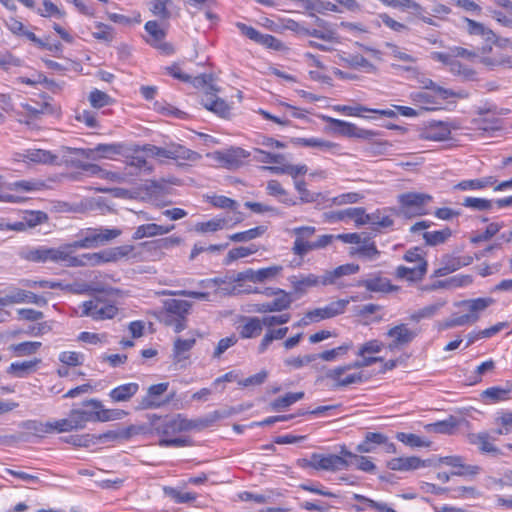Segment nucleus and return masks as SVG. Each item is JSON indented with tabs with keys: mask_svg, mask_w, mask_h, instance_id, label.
<instances>
[{
	"mask_svg": "<svg viewBox=\"0 0 512 512\" xmlns=\"http://www.w3.org/2000/svg\"><path fill=\"white\" fill-rule=\"evenodd\" d=\"M353 348L352 341L344 342L342 345L335 347L333 349L325 350L318 354V358L327 361L333 362L339 358L344 357L349 350Z\"/></svg>",
	"mask_w": 512,
	"mask_h": 512,
	"instance_id": "40",
	"label": "nucleus"
},
{
	"mask_svg": "<svg viewBox=\"0 0 512 512\" xmlns=\"http://www.w3.org/2000/svg\"><path fill=\"white\" fill-rule=\"evenodd\" d=\"M282 266H270L266 268H261L257 271L249 270L247 271V279L252 282H263L267 279H272L277 276L282 271Z\"/></svg>",
	"mask_w": 512,
	"mask_h": 512,
	"instance_id": "37",
	"label": "nucleus"
},
{
	"mask_svg": "<svg viewBox=\"0 0 512 512\" xmlns=\"http://www.w3.org/2000/svg\"><path fill=\"white\" fill-rule=\"evenodd\" d=\"M123 148L124 145L121 143L98 144L94 149L82 150V154L86 158L93 157L94 153H98L103 158H110L112 155L122 154Z\"/></svg>",
	"mask_w": 512,
	"mask_h": 512,
	"instance_id": "27",
	"label": "nucleus"
},
{
	"mask_svg": "<svg viewBox=\"0 0 512 512\" xmlns=\"http://www.w3.org/2000/svg\"><path fill=\"white\" fill-rule=\"evenodd\" d=\"M302 467H311L316 470H325V471H339L344 468H347L351 462H349L346 457L335 454H319L313 453L309 460L303 459Z\"/></svg>",
	"mask_w": 512,
	"mask_h": 512,
	"instance_id": "7",
	"label": "nucleus"
},
{
	"mask_svg": "<svg viewBox=\"0 0 512 512\" xmlns=\"http://www.w3.org/2000/svg\"><path fill=\"white\" fill-rule=\"evenodd\" d=\"M216 160L227 169H236L244 164L251 153L240 147H231L224 151L215 152Z\"/></svg>",
	"mask_w": 512,
	"mask_h": 512,
	"instance_id": "13",
	"label": "nucleus"
},
{
	"mask_svg": "<svg viewBox=\"0 0 512 512\" xmlns=\"http://www.w3.org/2000/svg\"><path fill=\"white\" fill-rule=\"evenodd\" d=\"M246 323L239 326V335L242 339H252L258 337L263 330L261 319L258 317L245 318Z\"/></svg>",
	"mask_w": 512,
	"mask_h": 512,
	"instance_id": "31",
	"label": "nucleus"
},
{
	"mask_svg": "<svg viewBox=\"0 0 512 512\" xmlns=\"http://www.w3.org/2000/svg\"><path fill=\"white\" fill-rule=\"evenodd\" d=\"M386 443V435L379 432H367L364 440L356 447L359 453H371L375 451L376 445Z\"/></svg>",
	"mask_w": 512,
	"mask_h": 512,
	"instance_id": "29",
	"label": "nucleus"
},
{
	"mask_svg": "<svg viewBox=\"0 0 512 512\" xmlns=\"http://www.w3.org/2000/svg\"><path fill=\"white\" fill-rule=\"evenodd\" d=\"M322 119L331 125L334 132L342 136L370 139L375 135L373 131L359 128L350 122L335 119L329 116H323Z\"/></svg>",
	"mask_w": 512,
	"mask_h": 512,
	"instance_id": "11",
	"label": "nucleus"
},
{
	"mask_svg": "<svg viewBox=\"0 0 512 512\" xmlns=\"http://www.w3.org/2000/svg\"><path fill=\"white\" fill-rule=\"evenodd\" d=\"M304 395L305 394L302 391L286 393L284 396L278 397L271 401L269 403V408L270 410L275 412L283 411L290 407L291 405H293L294 403H296L297 401L303 399Z\"/></svg>",
	"mask_w": 512,
	"mask_h": 512,
	"instance_id": "30",
	"label": "nucleus"
},
{
	"mask_svg": "<svg viewBox=\"0 0 512 512\" xmlns=\"http://www.w3.org/2000/svg\"><path fill=\"white\" fill-rule=\"evenodd\" d=\"M59 361L67 366H79L84 362V354L76 351H63L59 354Z\"/></svg>",
	"mask_w": 512,
	"mask_h": 512,
	"instance_id": "64",
	"label": "nucleus"
},
{
	"mask_svg": "<svg viewBox=\"0 0 512 512\" xmlns=\"http://www.w3.org/2000/svg\"><path fill=\"white\" fill-rule=\"evenodd\" d=\"M132 430V426L120 430H110L105 433L99 434L95 438L102 443L107 441H114L117 439H128L132 434Z\"/></svg>",
	"mask_w": 512,
	"mask_h": 512,
	"instance_id": "58",
	"label": "nucleus"
},
{
	"mask_svg": "<svg viewBox=\"0 0 512 512\" xmlns=\"http://www.w3.org/2000/svg\"><path fill=\"white\" fill-rule=\"evenodd\" d=\"M88 99L91 106L96 109L111 105L113 102V99L107 93L98 89L92 90Z\"/></svg>",
	"mask_w": 512,
	"mask_h": 512,
	"instance_id": "59",
	"label": "nucleus"
},
{
	"mask_svg": "<svg viewBox=\"0 0 512 512\" xmlns=\"http://www.w3.org/2000/svg\"><path fill=\"white\" fill-rule=\"evenodd\" d=\"M301 7L309 12V15L314 17V12L323 13L325 10L336 11V5L330 2H324L321 0H304Z\"/></svg>",
	"mask_w": 512,
	"mask_h": 512,
	"instance_id": "52",
	"label": "nucleus"
},
{
	"mask_svg": "<svg viewBox=\"0 0 512 512\" xmlns=\"http://www.w3.org/2000/svg\"><path fill=\"white\" fill-rule=\"evenodd\" d=\"M295 293L303 295L308 288L315 287L321 283V279L315 274L296 276L292 275L288 278Z\"/></svg>",
	"mask_w": 512,
	"mask_h": 512,
	"instance_id": "21",
	"label": "nucleus"
},
{
	"mask_svg": "<svg viewBox=\"0 0 512 512\" xmlns=\"http://www.w3.org/2000/svg\"><path fill=\"white\" fill-rule=\"evenodd\" d=\"M343 61L352 68H365L367 71L374 70V65L367 60L364 56L360 54L348 55L347 57H343Z\"/></svg>",
	"mask_w": 512,
	"mask_h": 512,
	"instance_id": "63",
	"label": "nucleus"
},
{
	"mask_svg": "<svg viewBox=\"0 0 512 512\" xmlns=\"http://www.w3.org/2000/svg\"><path fill=\"white\" fill-rule=\"evenodd\" d=\"M449 71L453 75L460 76L466 81L477 80V72L473 68L461 63L460 61H458L456 59L453 60L451 66L449 68Z\"/></svg>",
	"mask_w": 512,
	"mask_h": 512,
	"instance_id": "47",
	"label": "nucleus"
},
{
	"mask_svg": "<svg viewBox=\"0 0 512 512\" xmlns=\"http://www.w3.org/2000/svg\"><path fill=\"white\" fill-rule=\"evenodd\" d=\"M84 409H80L86 423L99 422V409L101 408V401L98 399L85 400L82 403Z\"/></svg>",
	"mask_w": 512,
	"mask_h": 512,
	"instance_id": "39",
	"label": "nucleus"
},
{
	"mask_svg": "<svg viewBox=\"0 0 512 512\" xmlns=\"http://www.w3.org/2000/svg\"><path fill=\"white\" fill-rule=\"evenodd\" d=\"M196 340L194 338L181 339L177 338L174 342L173 356L174 360L179 362L187 358L186 353L190 351L195 345Z\"/></svg>",
	"mask_w": 512,
	"mask_h": 512,
	"instance_id": "49",
	"label": "nucleus"
},
{
	"mask_svg": "<svg viewBox=\"0 0 512 512\" xmlns=\"http://www.w3.org/2000/svg\"><path fill=\"white\" fill-rule=\"evenodd\" d=\"M117 313L116 305L108 300L103 293L96 294L91 300L82 304L81 316L91 317L96 321L112 319Z\"/></svg>",
	"mask_w": 512,
	"mask_h": 512,
	"instance_id": "4",
	"label": "nucleus"
},
{
	"mask_svg": "<svg viewBox=\"0 0 512 512\" xmlns=\"http://www.w3.org/2000/svg\"><path fill=\"white\" fill-rule=\"evenodd\" d=\"M361 359L348 363L346 365L337 366L331 369H328L325 373L326 378H337L339 375H343L346 371L352 369H359L364 367H369L374 363L380 362L383 360L381 357L376 356H360Z\"/></svg>",
	"mask_w": 512,
	"mask_h": 512,
	"instance_id": "18",
	"label": "nucleus"
},
{
	"mask_svg": "<svg viewBox=\"0 0 512 512\" xmlns=\"http://www.w3.org/2000/svg\"><path fill=\"white\" fill-rule=\"evenodd\" d=\"M457 426L458 420L454 416H449L445 420L427 425L426 428L440 434H452Z\"/></svg>",
	"mask_w": 512,
	"mask_h": 512,
	"instance_id": "48",
	"label": "nucleus"
},
{
	"mask_svg": "<svg viewBox=\"0 0 512 512\" xmlns=\"http://www.w3.org/2000/svg\"><path fill=\"white\" fill-rule=\"evenodd\" d=\"M365 218L366 224H370L375 231L389 228L394 224L393 219L388 215H384L380 210H376L373 213H366Z\"/></svg>",
	"mask_w": 512,
	"mask_h": 512,
	"instance_id": "35",
	"label": "nucleus"
},
{
	"mask_svg": "<svg viewBox=\"0 0 512 512\" xmlns=\"http://www.w3.org/2000/svg\"><path fill=\"white\" fill-rule=\"evenodd\" d=\"M33 424H34V426H33L34 429L41 431V432H45V433H50L53 431H57L59 433L73 431L68 417L64 418V419H59V420H56L53 422H47L45 424L37 423V422H33Z\"/></svg>",
	"mask_w": 512,
	"mask_h": 512,
	"instance_id": "34",
	"label": "nucleus"
},
{
	"mask_svg": "<svg viewBox=\"0 0 512 512\" xmlns=\"http://www.w3.org/2000/svg\"><path fill=\"white\" fill-rule=\"evenodd\" d=\"M159 320L165 326L172 327L176 333H179L186 328L184 320L177 318L164 309L160 314Z\"/></svg>",
	"mask_w": 512,
	"mask_h": 512,
	"instance_id": "61",
	"label": "nucleus"
},
{
	"mask_svg": "<svg viewBox=\"0 0 512 512\" xmlns=\"http://www.w3.org/2000/svg\"><path fill=\"white\" fill-rule=\"evenodd\" d=\"M42 343L37 341H26L17 344H12L9 347V350L14 352V354L18 357L22 356H30L41 348Z\"/></svg>",
	"mask_w": 512,
	"mask_h": 512,
	"instance_id": "44",
	"label": "nucleus"
},
{
	"mask_svg": "<svg viewBox=\"0 0 512 512\" xmlns=\"http://www.w3.org/2000/svg\"><path fill=\"white\" fill-rule=\"evenodd\" d=\"M437 465L432 460H421L419 457H397L388 461L387 466L389 469L394 471H409L415 470L420 467Z\"/></svg>",
	"mask_w": 512,
	"mask_h": 512,
	"instance_id": "17",
	"label": "nucleus"
},
{
	"mask_svg": "<svg viewBox=\"0 0 512 512\" xmlns=\"http://www.w3.org/2000/svg\"><path fill=\"white\" fill-rule=\"evenodd\" d=\"M358 285L365 287L368 291L371 292H389L392 290V285L390 284L389 280L382 277L366 279L359 282Z\"/></svg>",
	"mask_w": 512,
	"mask_h": 512,
	"instance_id": "45",
	"label": "nucleus"
},
{
	"mask_svg": "<svg viewBox=\"0 0 512 512\" xmlns=\"http://www.w3.org/2000/svg\"><path fill=\"white\" fill-rule=\"evenodd\" d=\"M419 332V330L411 329L404 323L389 328L385 334L388 338H391L388 348L394 350L408 346L419 335Z\"/></svg>",
	"mask_w": 512,
	"mask_h": 512,
	"instance_id": "9",
	"label": "nucleus"
},
{
	"mask_svg": "<svg viewBox=\"0 0 512 512\" xmlns=\"http://www.w3.org/2000/svg\"><path fill=\"white\" fill-rule=\"evenodd\" d=\"M293 298L291 293L285 290L276 296L275 299L269 302L259 303L254 305V311L257 313H271L282 312L291 307Z\"/></svg>",
	"mask_w": 512,
	"mask_h": 512,
	"instance_id": "15",
	"label": "nucleus"
},
{
	"mask_svg": "<svg viewBox=\"0 0 512 512\" xmlns=\"http://www.w3.org/2000/svg\"><path fill=\"white\" fill-rule=\"evenodd\" d=\"M451 130L449 126L441 121H432L423 130V137L432 141H444L450 138Z\"/></svg>",
	"mask_w": 512,
	"mask_h": 512,
	"instance_id": "20",
	"label": "nucleus"
},
{
	"mask_svg": "<svg viewBox=\"0 0 512 512\" xmlns=\"http://www.w3.org/2000/svg\"><path fill=\"white\" fill-rule=\"evenodd\" d=\"M41 362L40 359L35 358L34 360L13 362L7 369V373L13 374L16 377L23 378L28 373L35 370L36 366Z\"/></svg>",
	"mask_w": 512,
	"mask_h": 512,
	"instance_id": "38",
	"label": "nucleus"
},
{
	"mask_svg": "<svg viewBox=\"0 0 512 512\" xmlns=\"http://www.w3.org/2000/svg\"><path fill=\"white\" fill-rule=\"evenodd\" d=\"M427 261H421L414 267L398 266L395 272L397 278L416 282L422 280L427 272Z\"/></svg>",
	"mask_w": 512,
	"mask_h": 512,
	"instance_id": "22",
	"label": "nucleus"
},
{
	"mask_svg": "<svg viewBox=\"0 0 512 512\" xmlns=\"http://www.w3.org/2000/svg\"><path fill=\"white\" fill-rule=\"evenodd\" d=\"M422 84L425 89H431V90L435 91L437 94H439L443 100H446V99L452 98V97H458V98L464 97V95H462L461 93H457L451 89H447V88L437 85L431 79L423 80Z\"/></svg>",
	"mask_w": 512,
	"mask_h": 512,
	"instance_id": "60",
	"label": "nucleus"
},
{
	"mask_svg": "<svg viewBox=\"0 0 512 512\" xmlns=\"http://www.w3.org/2000/svg\"><path fill=\"white\" fill-rule=\"evenodd\" d=\"M446 303H447L446 300L440 299L430 305H427V306L413 312L410 315L409 319L412 322H420L423 319H430V318L434 317L438 313V311L446 305Z\"/></svg>",
	"mask_w": 512,
	"mask_h": 512,
	"instance_id": "33",
	"label": "nucleus"
},
{
	"mask_svg": "<svg viewBox=\"0 0 512 512\" xmlns=\"http://www.w3.org/2000/svg\"><path fill=\"white\" fill-rule=\"evenodd\" d=\"M479 62L490 71L512 69V55L505 53H498L492 56H481Z\"/></svg>",
	"mask_w": 512,
	"mask_h": 512,
	"instance_id": "19",
	"label": "nucleus"
},
{
	"mask_svg": "<svg viewBox=\"0 0 512 512\" xmlns=\"http://www.w3.org/2000/svg\"><path fill=\"white\" fill-rule=\"evenodd\" d=\"M12 297L14 304L18 303H32L38 306H44L47 304V301L44 297L36 295L33 292L20 289V288H12L11 289Z\"/></svg>",
	"mask_w": 512,
	"mask_h": 512,
	"instance_id": "32",
	"label": "nucleus"
},
{
	"mask_svg": "<svg viewBox=\"0 0 512 512\" xmlns=\"http://www.w3.org/2000/svg\"><path fill=\"white\" fill-rule=\"evenodd\" d=\"M360 267L357 264H344L336 267L335 269L331 271H327L322 277H321V284L322 285H331L336 282V280L342 276L346 275H352L359 271Z\"/></svg>",
	"mask_w": 512,
	"mask_h": 512,
	"instance_id": "24",
	"label": "nucleus"
},
{
	"mask_svg": "<svg viewBox=\"0 0 512 512\" xmlns=\"http://www.w3.org/2000/svg\"><path fill=\"white\" fill-rule=\"evenodd\" d=\"M469 441L471 444L477 445L483 453H500L499 449L490 442V436L486 432L470 434Z\"/></svg>",
	"mask_w": 512,
	"mask_h": 512,
	"instance_id": "36",
	"label": "nucleus"
},
{
	"mask_svg": "<svg viewBox=\"0 0 512 512\" xmlns=\"http://www.w3.org/2000/svg\"><path fill=\"white\" fill-rule=\"evenodd\" d=\"M356 253L368 260H374L379 255L375 242L371 241L368 235L364 236L362 243H360V246L356 249Z\"/></svg>",
	"mask_w": 512,
	"mask_h": 512,
	"instance_id": "53",
	"label": "nucleus"
},
{
	"mask_svg": "<svg viewBox=\"0 0 512 512\" xmlns=\"http://www.w3.org/2000/svg\"><path fill=\"white\" fill-rule=\"evenodd\" d=\"M169 388L168 382H162L151 385L147 390V395L142 399L141 406L144 409L159 408L163 404L169 403L175 393H172L165 401H158V397L163 395Z\"/></svg>",
	"mask_w": 512,
	"mask_h": 512,
	"instance_id": "16",
	"label": "nucleus"
},
{
	"mask_svg": "<svg viewBox=\"0 0 512 512\" xmlns=\"http://www.w3.org/2000/svg\"><path fill=\"white\" fill-rule=\"evenodd\" d=\"M503 227H504L503 222L502 223H497V222L490 223L486 227V229L483 233L473 236L471 238V242L476 244V243L488 241L492 237H494Z\"/></svg>",
	"mask_w": 512,
	"mask_h": 512,
	"instance_id": "62",
	"label": "nucleus"
},
{
	"mask_svg": "<svg viewBox=\"0 0 512 512\" xmlns=\"http://www.w3.org/2000/svg\"><path fill=\"white\" fill-rule=\"evenodd\" d=\"M494 302L495 300L493 298L486 297L466 300L463 301L462 304L468 306L469 314L478 315L479 312L484 311L490 305L494 304Z\"/></svg>",
	"mask_w": 512,
	"mask_h": 512,
	"instance_id": "57",
	"label": "nucleus"
},
{
	"mask_svg": "<svg viewBox=\"0 0 512 512\" xmlns=\"http://www.w3.org/2000/svg\"><path fill=\"white\" fill-rule=\"evenodd\" d=\"M20 256L24 260L36 263H64L67 252L65 250V245H62L58 248L39 246L22 250L20 252Z\"/></svg>",
	"mask_w": 512,
	"mask_h": 512,
	"instance_id": "6",
	"label": "nucleus"
},
{
	"mask_svg": "<svg viewBox=\"0 0 512 512\" xmlns=\"http://www.w3.org/2000/svg\"><path fill=\"white\" fill-rule=\"evenodd\" d=\"M257 250L258 249H257L256 245H254V244L247 246V247L240 246V247L233 248L228 252V254L224 260V263L226 265H229L230 263H232L235 260H238L240 258H244V257H247L249 255L256 253Z\"/></svg>",
	"mask_w": 512,
	"mask_h": 512,
	"instance_id": "55",
	"label": "nucleus"
},
{
	"mask_svg": "<svg viewBox=\"0 0 512 512\" xmlns=\"http://www.w3.org/2000/svg\"><path fill=\"white\" fill-rule=\"evenodd\" d=\"M340 454L346 458H351L355 461L356 468L364 472H373L376 469L375 464L365 456L357 455L346 449L345 446L341 447Z\"/></svg>",
	"mask_w": 512,
	"mask_h": 512,
	"instance_id": "41",
	"label": "nucleus"
},
{
	"mask_svg": "<svg viewBox=\"0 0 512 512\" xmlns=\"http://www.w3.org/2000/svg\"><path fill=\"white\" fill-rule=\"evenodd\" d=\"M20 157L24 161H30L39 164H52L56 161L57 156L52 154L50 151L42 149H28L25 150Z\"/></svg>",
	"mask_w": 512,
	"mask_h": 512,
	"instance_id": "28",
	"label": "nucleus"
},
{
	"mask_svg": "<svg viewBox=\"0 0 512 512\" xmlns=\"http://www.w3.org/2000/svg\"><path fill=\"white\" fill-rule=\"evenodd\" d=\"M265 226H257L243 232H237L228 236L233 242H247L262 236L266 232Z\"/></svg>",
	"mask_w": 512,
	"mask_h": 512,
	"instance_id": "50",
	"label": "nucleus"
},
{
	"mask_svg": "<svg viewBox=\"0 0 512 512\" xmlns=\"http://www.w3.org/2000/svg\"><path fill=\"white\" fill-rule=\"evenodd\" d=\"M76 248L71 246V243L65 244L67 256L64 259L66 267H84V266H99L104 263L114 262L120 257L125 256L123 247H117L100 252L84 253L79 256L72 255Z\"/></svg>",
	"mask_w": 512,
	"mask_h": 512,
	"instance_id": "2",
	"label": "nucleus"
},
{
	"mask_svg": "<svg viewBox=\"0 0 512 512\" xmlns=\"http://www.w3.org/2000/svg\"><path fill=\"white\" fill-rule=\"evenodd\" d=\"M145 30L149 34V38L147 42L160 50L162 53L166 55H170L173 53V46L170 43L163 42L165 37V32L160 28L159 24L156 21H148L145 24Z\"/></svg>",
	"mask_w": 512,
	"mask_h": 512,
	"instance_id": "14",
	"label": "nucleus"
},
{
	"mask_svg": "<svg viewBox=\"0 0 512 512\" xmlns=\"http://www.w3.org/2000/svg\"><path fill=\"white\" fill-rule=\"evenodd\" d=\"M175 228L174 225L164 226L155 223L143 224L136 228L132 238L139 240L145 237L167 234Z\"/></svg>",
	"mask_w": 512,
	"mask_h": 512,
	"instance_id": "23",
	"label": "nucleus"
},
{
	"mask_svg": "<svg viewBox=\"0 0 512 512\" xmlns=\"http://www.w3.org/2000/svg\"><path fill=\"white\" fill-rule=\"evenodd\" d=\"M264 170H268L274 174H289L292 177H296L300 174H305L308 171L306 165H286L280 166H265L262 167Z\"/></svg>",
	"mask_w": 512,
	"mask_h": 512,
	"instance_id": "54",
	"label": "nucleus"
},
{
	"mask_svg": "<svg viewBox=\"0 0 512 512\" xmlns=\"http://www.w3.org/2000/svg\"><path fill=\"white\" fill-rule=\"evenodd\" d=\"M227 226V220L224 218H213L206 222L197 223L195 230L201 233L216 232Z\"/></svg>",
	"mask_w": 512,
	"mask_h": 512,
	"instance_id": "56",
	"label": "nucleus"
},
{
	"mask_svg": "<svg viewBox=\"0 0 512 512\" xmlns=\"http://www.w3.org/2000/svg\"><path fill=\"white\" fill-rule=\"evenodd\" d=\"M157 158L172 159L182 162H196L201 155L178 143H169L165 147H159Z\"/></svg>",
	"mask_w": 512,
	"mask_h": 512,
	"instance_id": "10",
	"label": "nucleus"
},
{
	"mask_svg": "<svg viewBox=\"0 0 512 512\" xmlns=\"http://www.w3.org/2000/svg\"><path fill=\"white\" fill-rule=\"evenodd\" d=\"M432 200V196L425 193L407 192L398 196V216L413 218L427 214L426 205Z\"/></svg>",
	"mask_w": 512,
	"mask_h": 512,
	"instance_id": "3",
	"label": "nucleus"
},
{
	"mask_svg": "<svg viewBox=\"0 0 512 512\" xmlns=\"http://www.w3.org/2000/svg\"><path fill=\"white\" fill-rule=\"evenodd\" d=\"M462 205L475 211H490L494 206V200L477 197H465L463 199Z\"/></svg>",
	"mask_w": 512,
	"mask_h": 512,
	"instance_id": "51",
	"label": "nucleus"
},
{
	"mask_svg": "<svg viewBox=\"0 0 512 512\" xmlns=\"http://www.w3.org/2000/svg\"><path fill=\"white\" fill-rule=\"evenodd\" d=\"M139 390V384L135 382L119 385L112 389L108 396L112 402L129 401Z\"/></svg>",
	"mask_w": 512,
	"mask_h": 512,
	"instance_id": "25",
	"label": "nucleus"
},
{
	"mask_svg": "<svg viewBox=\"0 0 512 512\" xmlns=\"http://www.w3.org/2000/svg\"><path fill=\"white\" fill-rule=\"evenodd\" d=\"M452 235L450 228H445L439 231H427L423 233V239L429 246H437L445 243Z\"/></svg>",
	"mask_w": 512,
	"mask_h": 512,
	"instance_id": "46",
	"label": "nucleus"
},
{
	"mask_svg": "<svg viewBox=\"0 0 512 512\" xmlns=\"http://www.w3.org/2000/svg\"><path fill=\"white\" fill-rule=\"evenodd\" d=\"M153 427L155 432L162 436L158 442L160 447H186L190 445L191 441L187 437H171L192 427L190 422L182 418L181 415L163 419L158 418V422H154Z\"/></svg>",
	"mask_w": 512,
	"mask_h": 512,
	"instance_id": "1",
	"label": "nucleus"
},
{
	"mask_svg": "<svg viewBox=\"0 0 512 512\" xmlns=\"http://www.w3.org/2000/svg\"><path fill=\"white\" fill-rule=\"evenodd\" d=\"M349 302L350 301L347 299L333 301L326 305L325 307L315 308L313 310L308 311L305 314V318H307L310 322H319L324 319L333 318L335 316L343 314Z\"/></svg>",
	"mask_w": 512,
	"mask_h": 512,
	"instance_id": "12",
	"label": "nucleus"
},
{
	"mask_svg": "<svg viewBox=\"0 0 512 512\" xmlns=\"http://www.w3.org/2000/svg\"><path fill=\"white\" fill-rule=\"evenodd\" d=\"M163 492L165 496L172 499L175 503L182 504V503H190L196 500L197 495L196 493L192 492H183L177 488L170 487V486H164Z\"/></svg>",
	"mask_w": 512,
	"mask_h": 512,
	"instance_id": "43",
	"label": "nucleus"
},
{
	"mask_svg": "<svg viewBox=\"0 0 512 512\" xmlns=\"http://www.w3.org/2000/svg\"><path fill=\"white\" fill-rule=\"evenodd\" d=\"M191 303L185 300L179 299H168L163 303V309L176 316L177 318L184 320L186 323L187 315L189 314Z\"/></svg>",
	"mask_w": 512,
	"mask_h": 512,
	"instance_id": "26",
	"label": "nucleus"
},
{
	"mask_svg": "<svg viewBox=\"0 0 512 512\" xmlns=\"http://www.w3.org/2000/svg\"><path fill=\"white\" fill-rule=\"evenodd\" d=\"M121 230L117 228H88L84 237L71 243L74 248L89 249L104 245L120 236Z\"/></svg>",
	"mask_w": 512,
	"mask_h": 512,
	"instance_id": "5",
	"label": "nucleus"
},
{
	"mask_svg": "<svg viewBox=\"0 0 512 512\" xmlns=\"http://www.w3.org/2000/svg\"><path fill=\"white\" fill-rule=\"evenodd\" d=\"M510 388L506 386H493L484 390L481 394L482 398L489 403H496L509 399Z\"/></svg>",
	"mask_w": 512,
	"mask_h": 512,
	"instance_id": "42",
	"label": "nucleus"
},
{
	"mask_svg": "<svg viewBox=\"0 0 512 512\" xmlns=\"http://www.w3.org/2000/svg\"><path fill=\"white\" fill-rule=\"evenodd\" d=\"M316 228L314 226H300L295 227L291 230V233L295 236V240L292 247L294 255L304 257L308 252L318 250L314 241L309 239L315 234Z\"/></svg>",
	"mask_w": 512,
	"mask_h": 512,
	"instance_id": "8",
	"label": "nucleus"
}]
</instances>
